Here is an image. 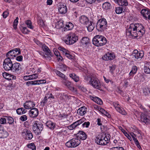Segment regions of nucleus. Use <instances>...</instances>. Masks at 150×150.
<instances>
[{"label": "nucleus", "mask_w": 150, "mask_h": 150, "mask_svg": "<svg viewBox=\"0 0 150 150\" xmlns=\"http://www.w3.org/2000/svg\"><path fill=\"white\" fill-rule=\"evenodd\" d=\"M5 117L8 121V123L10 125L12 124L14 122V120L12 117L10 116H6Z\"/></svg>", "instance_id": "obj_43"}, {"label": "nucleus", "mask_w": 150, "mask_h": 150, "mask_svg": "<svg viewBox=\"0 0 150 150\" xmlns=\"http://www.w3.org/2000/svg\"><path fill=\"white\" fill-rule=\"evenodd\" d=\"M115 58V55L113 53H107L102 57L103 59L105 60H112Z\"/></svg>", "instance_id": "obj_15"}, {"label": "nucleus", "mask_w": 150, "mask_h": 150, "mask_svg": "<svg viewBox=\"0 0 150 150\" xmlns=\"http://www.w3.org/2000/svg\"><path fill=\"white\" fill-rule=\"evenodd\" d=\"M76 135L78 139H79L82 140H84L87 137V136L85 133L82 131H79Z\"/></svg>", "instance_id": "obj_18"}, {"label": "nucleus", "mask_w": 150, "mask_h": 150, "mask_svg": "<svg viewBox=\"0 0 150 150\" xmlns=\"http://www.w3.org/2000/svg\"><path fill=\"white\" fill-rule=\"evenodd\" d=\"M62 83L71 91L74 92L76 91V89L72 86V84L69 81L64 80L62 81Z\"/></svg>", "instance_id": "obj_12"}, {"label": "nucleus", "mask_w": 150, "mask_h": 150, "mask_svg": "<svg viewBox=\"0 0 150 150\" xmlns=\"http://www.w3.org/2000/svg\"><path fill=\"white\" fill-rule=\"evenodd\" d=\"M81 43L83 45H87L89 43V38L87 37L83 38L81 40Z\"/></svg>", "instance_id": "obj_36"}, {"label": "nucleus", "mask_w": 150, "mask_h": 150, "mask_svg": "<svg viewBox=\"0 0 150 150\" xmlns=\"http://www.w3.org/2000/svg\"><path fill=\"white\" fill-rule=\"evenodd\" d=\"M18 17H17L14 21L13 27L15 29H16L17 28V26L18 23Z\"/></svg>", "instance_id": "obj_47"}, {"label": "nucleus", "mask_w": 150, "mask_h": 150, "mask_svg": "<svg viewBox=\"0 0 150 150\" xmlns=\"http://www.w3.org/2000/svg\"><path fill=\"white\" fill-rule=\"evenodd\" d=\"M22 134H25L26 139L27 140L31 139L33 137L32 134L30 131L26 130L25 132H23Z\"/></svg>", "instance_id": "obj_23"}, {"label": "nucleus", "mask_w": 150, "mask_h": 150, "mask_svg": "<svg viewBox=\"0 0 150 150\" xmlns=\"http://www.w3.org/2000/svg\"><path fill=\"white\" fill-rule=\"evenodd\" d=\"M47 126L52 129H53L55 127V124L51 121H48L45 123Z\"/></svg>", "instance_id": "obj_30"}, {"label": "nucleus", "mask_w": 150, "mask_h": 150, "mask_svg": "<svg viewBox=\"0 0 150 150\" xmlns=\"http://www.w3.org/2000/svg\"><path fill=\"white\" fill-rule=\"evenodd\" d=\"M81 143L80 140L77 138H73L67 142L66 145L68 147L74 148L77 146Z\"/></svg>", "instance_id": "obj_6"}, {"label": "nucleus", "mask_w": 150, "mask_h": 150, "mask_svg": "<svg viewBox=\"0 0 150 150\" xmlns=\"http://www.w3.org/2000/svg\"><path fill=\"white\" fill-rule=\"evenodd\" d=\"M21 30L22 32L24 34H27L30 32V31L28 30L25 27H22L21 28Z\"/></svg>", "instance_id": "obj_50"}, {"label": "nucleus", "mask_w": 150, "mask_h": 150, "mask_svg": "<svg viewBox=\"0 0 150 150\" xmlns=\"http://www.w3.org/2000/svg\"><path fill=\"white\" fill-rule=\"evenodd\" d=\"M110 71L112 73H113V72L115 70L116 67L115 65H112V66L109 67Z\"/></svg>", "instance_id": "obj_58"}, {"label": "nucleus", "mask_w": 150, "mask_h": 150, "mask_svg": "<svg viewBox=\"0 0 150 150\" xmlns=\"http://www.w3.org/2000/svg\"><path fill=\"white\" fill-rule=\"evenodd\" d=\"M86 25V27H87L88 30L89 32L92 31L94 28V24L91 21L89 22L88 24Z\"/></svg>", "instance_id": "obj_29"}, {"label": "nucleus", "mask_w": 150, "mask_h": 150, "mask_svg": "<svg viewBox=\"0 0 150 150\" xmlns=\"http://www.w3.org/2000/svg\"><path fill=\"white\" fill-rule=\"evenodd\" d=\"M78 88L79 89L83 92H85L86 91V88L84 87L83 86H78Z\"/></svg>", "instance_id": "obj_62"}, {"label": "nucleus", "mask_w": 150, "mask_h": 150, "mask_svg": "<svg viewBox=\"0 0 150 150\" xmlns=\"http://www.w3.org/2000/svg\"><path fill=\"white\" fill-rule=\"evenodd\" d=\"M86 108L83 106L79 108L77 110V112L79 115L83 116L86 112Z\"/></svg>", "instance_id": "obj_21"}, {"label": "nucleus", "mask_w": 150, "mask_h": 150, "mask_svg": "<svg viewBox=\"0 0 150 150\" xmlns=\"http://www.w3.org/2000/svg\"><path fill=\"white\" fill-rule=\"evenodd\" d=\"M78 40V37L74 33L71 32L64 39L65 42L67 45H72L75 43Z\"/></svg>", "instance_id": "obj_3"}, {"label": "nucleus", "mask_w": 150, "mask_h": 150, "mask_svg": "<svg viewBox=\"0 0 150 150\" xmlns=\"http://www.w3.org/2000/svg\"><path fill=\"white\" fill-rule=\"evenodd\" d=\"M80 22L81 24L87 25L89 23V20L88 18L85 16H82L79 18Z\"/></svg>", "instance_id": "obj_20"}, {"label": "nucleus", "mask_w": 150, "mask_h": 150, "mask_svg": "<svg viewBox=\"0 0 150 150\" xmlns=\"http://www.w3.org/2000/svg\"><path fill=\"white\" fill-rule=\"evenodd\" d=\"M89 83L97 89H100L101 86L99 81L94 76H93L91 78V80L89 81Z\"/></svg>", "instance_id": "obj_7"}, {"label": "nucleus", "mask_w": 150, "mask_h": 150, "mask_svg": "<svg viewBox=\"0 0 150 150\" xmlns=\"http://www.w3.org/2000/svg\"><path fill=\"white\" fill-rule=\"evenodd\" d=\"M58 67L61 69V70H63V71H65L67 69V67L66 66L63 64H60Z\"/></svg>", "instance_id": "obj_44"}, {"label": "nucleus", "mask_w": 150, "mask_h": 150, "mask_svg": "<svg viewBox=\"0 0 150 150\" xmlns=\"http://www.w3.org/2000/svg\"><path fill=\"white\" fill-rule=\"evenodd\" d=\"M125 11V8L123 7H118L115 10V12L117 14H120Z\"/></svg>", "instance_id": "obj_32"}, {"label": "nucleus", "mask_w": 150, "mask_h": 150, "mask_svg": "<svg viewBox=\"0 0 150 150\" xmlns=\"http://www.w3.org/2000/svg\"><path fill=\"white\" fill-rule=\"evenodd\" d=\"M110 150H124V149L122 147H114L110 149Z\"/></svg>", "instance_id": "obj_54"}, {"label": "nucleus", "mask_w": 150, "mask_h": 150, "mask_svg": "<svg viewBox=\"0 0 150 150\" xmlns=\"http://www.w3.org/2000/svg\"><path fill=\"white\" fill-rule=\"evenodd\" d=\"M28 117L25 115H22L20 118V120L22 121H24L27 119Z\"/></svg>", "instance_id": "obj_56"}, {"label": "nucleus", "mask_w": 150, "mask_h": 150, "mask_svg": "<svg viewBox=\"0 0 150 150\" xmlns=\"http://www.w3.org/2000/svg\"><path fill=\"white\" fill-rule=\"evenodd\" d=\"M90 125V122H85L83 123L82 125L83 127H88Z\"/></svg>", "instance_id": "obj_60"}, {"label": "nucleus", "mask_w": 150, "mask_h": 150, "mask_svg": "<svg viewBox=\"0 0 150 150\" xmlns=\"http://www.w3.org/2000/svg\"><path fill=\"white\" fill-rule=\"evenodd\" d=\"M8 135V134L7 131L3 129H0V138H4L7 137Z\"/></svg>", "instance_id": "obj_25"}, {"label": "nucleus", "mask_w": 150, "mask_h": 150, "mask_svg": "<svg viewBox=\"0 0 150 150\" xmlns=\"http://www.w3.org/2000/svg\"><path fill=\"white\" fill-rule=\"evenodd\" d=\"M11 50L14 55H15V57H16L17 55L21 53L20 50L19 48H15Z\"/></svg>", "instance_id": "obj_37"}, {"label": "nucleus", "mask_w": 150, "mask_h": 150, "mask_svg": "<svg viewBox=\"0 0 150 150\" xmlns=\"http://www.w3.org/2000/svg\"><path fill=\"white\" fill-rule=\"evenodd\" d=\"M84 120L85 119L83 118L75 122L76 125L78 126L83 122L84 121Z\"/></svg>", "instance_id": "obj_55"}, {"label": "nucleus", "mask_w": 150, "mask_h": 150, "mask_svg": "<svg viewBox=\"0 0 150 150\" xmlns=\"http://www.w3.org/2000/svg\"><path fill=\"white\" fill-rule=\"evenodd\" d=\"M94 75H86L84 76V79L86 81H90L91 80V78L93 76H94Z\"/></svg>", "instance_id": "obj_51"}, {"label": "nucleus", "mask_w": 150, "mask_h": 150, "mask_svg": "<svg viewBox=\"0 0 150 150\" xmlns=\"http://www.w3.org/2000/svg\"><path fill=\"white\" fill-rule=\"evenodd\" d=\"M16 59L18 61H21L23 60V57L21 55L18 56L16 57Z\"/></svg>", "instance_id": "obj_64"}, {"label": "nucleus", "mask_w": 150, "mask_h": 150, "mask_svg": "<svg viewBox=\"0 0 150 150\" xmlns=\"http://www.w3.org/2000/svg\"><path fill=\"white\" fill-rule=\"evenodd\" d=\"M144 71L146 73L150 74V62H148L145 64Z\"/></svg>", "instance_id": "obj_26"}, {"label": "nucleus", "mask_w": 150, "mask_h": 150, "mask_svg": "<svg viewBox=\"0 0 150 150\" xmlns=\"http://www.w3.org/2000/svg\"><path fill=\"white\" fill-rule=\"evenodd\" d=\"M104 140H105L108 143H109L110 139V135L109 134L106 135L103 138Z\"/></svg>", "instance_id": "obj_52"}, {"label": "nucleus", "mask_w": 150, "mask_h": 150, "mask_svg": "<svg viewBox=\"0 0 150 150\" xmlns=\"http://www.w3.org/2000/svg\"><path fill=\"white\" fill-rule=\"evenodd\" d=\"M143 56V53L138 52L136 50L133 51L131 55L132 58L135 61L141 59Z\"/></svg>", "instance_id": "obj_10"}, {"label": "nucleus", "mask_w": 150, "mask_h": 150, "mask_svg": "<svg viewBox=\"0 0 150 150\" xmlns=\"http://www.w3.org/2000/svg\"><path fill=\"white\" fill-rule=\"evenodd\" d=\"M6 123V119L2 118L0 119V123L1 124H4Z\"/></svg>", "instance_id": "obj_59"}, {"label": "nucleus", "mask_w": 150, "mask_h": 150, "mask_svg": "<svg viewBox=\"0 0 150 150\" xmlns=\"http://www.w3.org/2000/svg\"><path fill=\"white\" fill-rule=\"evenodd\" d=\"M58 49L62 52L64 54L68 51L63 47H60L58 48Z\"/></svg>", "instance_id": "obj_57"}, {"label": "nucleus", "mask_w": 150, "mask_h": 150, "mask_svg": "<svg viewBox=\"0 0 150 150\" xmlns=\"http://www.w3.org/2000/svg\"><path fill=\"white\" fill-rule=\"evenodd\" d=\"M141 13L144 18L147 19V18L150 14V10L148 8L143 9L141 10Z\"/></svg>", "instance_id": "obj_19"}, {"label": "nucleus", "mask_w": 150, "mask_h": 150, "mask_svg": "<svg viewBox=\"0 0 150 150\" xmlns=\"http://www.w3.org/2000/svg\"><path fill=\"white\" fill-rule=\"evenodd\" d=\"M137 70V68L136 66H134L132 67V70L129 73V75L130 76H132L135 74Z\"/></svg>", "instance_id": "obj_40"}, {"label": "nucleus", "mask_w": 150, "mask_h": 150, "mask_svg": "<svg viewBox=\"0 0 150 150\" xmlns=\"http://www.w3.org/2000/svg\"><path fill=\"white\" fill-rule=\"evenodd\" d=\"M116 3L119 5L125 8V7L128 6V3L127 0H114Z\"/></svg>", "instance_id": "obj_14"}, {"label": "nucleus", "mask_w": 150, "mask_h": 150, "mask_svg": "<svg viewBox=\"0 0 150 150\" xmlns=\"http://www.w3.org/2000/svg\"><path fill=\"white\" fill-rule=\"evenodd\" d=\"M145 32L144 26L142 24L138 23L131 24L126 31L127 35L133 38H138V39H140Z\"/></svg>", "instance_id": "obj_1"}, {"label": "nucleus", "mask_w": 150, "mask_h": 150, "mask_svg": "<svg viewBox=\"0 0 150 150\" xmlns=\"http://www.w3.org/2000/svg\"><path fill=\"white\" fill-rule=\"evenodd\" d=\"M55 72L57 76L62 78L64 80H65V76L64 74L58 70H56Z\"/></svg>", "instance_id": "obj_39"}, {"label": "nucleus", "mask_w": 150, "mask_h": 150, "mask_svg": "<svg viewBox=\"0 0 150 150\" xmlns=\"http://www.w3.org/2000/svg\"><path fill=\"white\" fill-rule=\"evenodd\" d=\"M65 56L69 59H72L73 56L72 55H71L68 52V51L65 54Z\"/></svg>", "instance_id": "obj_61"}, {"label": "nucleus", "mask_w": 150, "mask_h": 150, "mask_svg": "<svg viewBox=\"0 0 150 150\" xmlns=\"http://www.w3.org/2000/svg\"><path fill=\"white\" fill-rule=\"evenodd\" d=\"M31 75H29L28 76H24L23 79L25 80H32V79H31V77H30Z\"/></svg>", "instance_id": "obj_63"}, {"label": "nucleus", "mask_w": 150, "mask_h": 150, "mask_svg": "<svg viewBox=\"0 0 150 150\" xmlns=\"http://www.w3.org/2000/svg\"><path fill=\"white\" fill-rule=\"evenodd\" d=\"M141 121L146 125L150 123V114L146 112L142 113L141 115Z\"/></svg>", "instance_id": "obj_9"}, {"label": "nucleus", "mask_w": 150, "mask_h": 150, "mask_svg": "<svg viewBox=\"0 0 150 150\" xmlns=\"http://www.w3.org/2000/svg\"><path fill=\"white\" fill-rule=\"evenodd\" d=\"M107 26V22L105 18L100 19L98 21L96 27L98 30H103L106 29Z\"/></svg>", "instance_id": "obj_5"}, {"label": "nucleus", "mask_w": 150, "mask_h": 150, "mask_svg": "<svg viewBox=\"0 0 150 150\" xmlns=\"http://www.w3.org/2000/svg\"><path fill=\"white\" fill-rule=\"evenodd\" d=\"M50 94L49 93H47L46 96L45 97L44 99L42 100L41 103L42 104L43 103V104L44 105L47 102V100L48 98V95H49Z\"/></svg>", "instance_id": "obj_48"}, {"label": "nucleus", "mask_w": 150, "mask_h": 150, "mask_svg": "<svg viewBox=\"0 0 150 150\" xmlns=\"http://www.w3.org/2000/svg\"><path fill=\"white\" fill-rule=\"evenodd\" d=\"M28 147L32 150H36V146L33 143L29 144L27 145Z\"/></svg>", "instance_id": "obj_45"}, {"label": "nucleus", "mask_w": 150, "mask_h": 150, "mask_svg": "<svg viewBox=\"0 0 150 150\" xmlns=\"http://www.w3.org/2000/svg\"><path fill=\"white\" fill-rule=\"evenodd\" d=\"M77 126V125L75 122L72 124L68 126V128L69 129L71 130L74 129L76 126Z\"/></svg>", "instance_id": "obj_46"}, {"label": "nucleus", "mask_w": 150, "mask_h": 150, "mask_svg": "<svg viewBox=\"0 0 150 150\" xmlns=\"http://www.w3.org/2000/svg\"><path fill=\"white\" fill-rule=\"evenodd\" d=\"M21 64L19 63H15L13 64L11 71L13 73H18L21 70Z\"/></svg>", "instance_id": "obj_11"}, {"label": "nucleus", "mask_w": 150, "mask_h": 150, "mask_svg": "<svg viewBox=\"0 0 150 150\" xmlns=\"http://www.w3.org/2000/svg\"><path fill=\"white\" fill-rule=\"evenodd\" d=\"M143 93L145 96H147L150 93V89L147 88H145L143 89Z\"/></svg>", "instance_id": "obj_41"}, {"label": "nucleus", "mask_w": 150, "mask_h": 150, "mask_svg": "<svg viewBox=\"0 0 150 150\" xmlns=\"http://www.w3.org/2000/svg\"><path fill=\"white\" fill-rule=\"evenodd\" d=\"M13 64L10 58H7L4 61L3 68L6 71H10Z\"/></svg>", "instance_id": "obj_8"}, {"label": "nucleus", "mask_w": 150, "mask_h": 150, "mask_svg": "<svg viewBox=\"0 0 150 150\" xmlns=\"http://www.w3.org/2000/svg\"><path fill=\"white\" fill-rule=\"evenodd\" d=\"M57 27H58V28H62L64 27V24L63 22L62 21L58 22L57 24L56 25Z\"/></svg>", "instance_id": "obj_53"}, {"label": "nucleus", "mask_w": 150, "mask_h": 150, "mask_svg": "<svg viewBox=\"0 0 150 150\" xmlns=\"http://www.w3.org/2000/svg\"><path fill=\"white\" fill-rule=\"evenodd\" d=\"M43 129V125L38 121H35L33 123L32 127L33 131L37 135H39Z\"/></svg>", "instance_id": "obj_4"}, {"label": "nucleus", "mask_w": 150, "mask_h": 150, "mask_svg": "<svg viewBox=\"0 0 150 150\" xmlns=\"http://www.w3.org/2000/svg\"><path fill=\"white\" fill-rule=\"evenodd\" d=\"M6 56L7 58H10L11 59H13L15 57V55H14L11 50L7 52L6 55Z\"/></svg>", "instance_id": "obj_34"}, {"label": "nucleus", "mask_w": 150, "mask_h": 150, "mask_svg": "<svg viewBox=\"0 0 150 150\" xmlns=\"http://www.w3.org/2000/svg\"><path fill=\"white\" fill-rule=\"evenodd\" d=\"M95 140L97 144L102 145H105L103 140L102 138L99 139L98 137H96Z\"/></svg>", "instance_id": "obj_35"}, {"label": "nucleus", "mask_w": 150, "mask_h": 150, "mask_svg": "<svg viewBox=\"0 0 150 150\" xmlns=\"http://www.w3.org/2000/svg\"><path fill=\"white\" fill-rule=\"evenodd\" d=\"M42 48L43 50L46 52L47 55H48L50 57H49V58H50V57L52 56V53L50 51V50L49 48L45 45H42Z\"/></svg>", "instance_id": "obj_24"}, {"label": "nucleus", "mask_w": 150, "mask_h": 150, "mask_svg": "<svg viewBox=\"0 0 150 150\" xmlns=\"http://www.w3.org/2000/svg\"><path fill=\"white\" fill-rule=\"evenodd\" d=\"M59 13L60 14H64L67 11L66 6L64 5H60L58 9Z\"/></svg>", "instance_id": "obj_22"}, {"label": "nucleus", "mask_w": 150, "mask_h": 150, "mask_svg": "<svg viewBox=\"0 0 150 150\" xmlns=\"http://www.w3.org/2000/svg\"><path fill=\"white\" fill-rule=\"evenodd\" d=\"M70 77L71 78L76 82H78L79 80V77L74 73L70 74L69 75Z\"/></svg>", "instance_id": "obj_33"}, {"label": "nucleus", "mask_w": 150, "mask_h": 150, "mask_svg": "<svg viewBox=\"0 0 150 150\" xmlns=\"http://www.w3.org/2000/svg\"><path fill=\"white\" fill-rule=\"evenodd\" d=\"M74 27L73 25L71 22H69L66 23L64 28V30L67 31L72 29Z\"/></svg>", "instance_id": "obj_28"}, {"label": "nucleus", "mask_w": 150, "mask_h": 150, "mask_svg": "<svg viewBox=\"0 0 150 150\" xmlns=\"http://www.w3.org/2000/svg\"><path fill=\"white\" fill-rule=\"evenodd\" d=\"M90 98L98 104L101 105L103 104V102L102 100L98 97L90 96Z\"/></svg>", "instance_id": "obj_27"}, {"label": "nucleus", "mask_w": 150, "mask_h": 150, "mask_svg": "<svg viewBox=\"0 0 150 150\" xmlns=\"http://www.w3.org/2000/svg\"><path fill=\"white\" fill-rule=\"evenodd\" d=\"M29 114L31 117H36L38 116V110L36 108H33L30 111Z\"/></svg>", "instance_id": "obj_17"}, {"label": "nucleus", "mask_w": 150, "mask_h": 150, "mask_svg": "<svg viewBox=\"0 0 150 150\" xmlns=\"http://www.w3.org/2000/svg\"><path fill=\"white\" fill-rule=\"evenodd\" d=\"M113 105L117 111L119 113L124 115H126L127 114V113L126 111L123 109H122L120 108V106L119 104L117 103H114Z\"/></svg>", "instance_id": "obj_13"}, {"label": "nucleus", "mask_w": 150, "mask_h": 150, "mask_svg": "<svg viewBox=\"0 0 150 150\" xmlns=\"http://www.w3.org/2000/svg\"><path fill=\"white\" fill-rule=\"evenodd\" d=\"M25 23L28 28L32 29L33 28V26L32 25V23L29 20L26 21Z\"/></svg>", "instance_id": "obj_42"}, {"label": "nucleus", "mask_w": 150, "mask_h": 150, "mask_svg": "<svg viewBox=\"0 0 150 150\" xmlns=\"http://www.w3.org/2000/svg\"><path fill=\"white\" fill-rule=\"evenodd\" d=\"M34 102L31 101H27L23 104V106L25 109H30L35 106Z\"/></svg>", "instance_id": "obj_16"}, {"label": "nucleus", "mask_w": 150, "mask_h": 150, "mask_svg": "<svg viewBox=\"0 0 150 150\" xmlns=\"http://www.w3.org/2000/svg\"><path fill=\"white\" fill-rule=\"evenodd\" d=\"M102 7L103 9L105 10H108L111 8V6L109 2H106L103 4Z\"/></svg>", "instance_id": "obj_31"}, {"label": "nucleus", "mask_w": 150, "mask_h": 150, "mask_svg": "<svg viewBox=\"0 0 150 150\" xmlns=\"http://www.w3.org/2000/svg\"><path fill=\"white\" fill-rule=\"evenodd\" d=\"M16 112L17 114L18 115L24 114L26 112L25 110L23 108H18L16 110Z\"/></svg>", "instance_id": "obj_38"}, {"label": "nucleus", "mask_w": 150, "mask_h": 150, "mask_svg": "<svg viewBox=\"0 0 150 150\" xmlns=\"http://www.w3.org/2000/svg\"><path fill=\"white\" fill-rule=\"evenodd\" d=\"M107 42L106 39L103 36L97 35L94 37L93 39V44L97 47L103 46Z\"/></svg>", "instance_id": "obj_2"}, {"label": "nucleus", "mask_w": 150, "mask_h": 150, "mask_svg": "<svg viewBox=\"0 0 150 150\" xmlns=\"http://www.w3.org/2000/svg\"><path fill=\"white\" fill-rule=\"evenodd\" d=\"M2 75L4 78L8 80L10 76H11V74L6 72H4L2 73Z\"/></svg>", "instance_id": "obj_49"}]
</instances>
